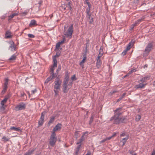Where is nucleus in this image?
Segmentation results:
<instances>
[{"instance_id":"603ef678","label":"nucleus","mask_w":155,"mask_h":155,"mask_svg":"<svg viewBox=\"0 0 155 155\" xmlns=\"http://www.w3.org/2000/svg\"><path fill=\"white\" fill-rule=\"evenodd\" d=\"M106 141V138L103 140H102L100 142V143H103L105 141Z\"/></svg>"},{"instance_id":"052dcab7","label":"nucleus","mask_w":155,"mask_h":155,"mask_svg":"<svg viewBox=\"0 0 155 155\" xmlns=\"http://www.w3.org/2000/svg\"><path fill=\"white\" fill-rule=\"evenodd\" d=\"M22 14H23V15H25L27 14V13L26 12H22Z\"/></svg>"},{"instance_id":"13d9d810","label":"nucleus","mask_w":155,"mask_h":155,"mask_svg":"<svg viewBox=\"0 0 155 155\" xmlns=\"http://www.w3.org/2000/svg\"><path fill=\"white\" fill-rule=\"evenodd\" d=\"M61 69V66H59L58 67V69L57 70V71H58L59 70H60Z\"/></svg>"},{"instance_id":"9d476101","label":"nucleus","mask_w":155,"mask_h":155,"mask_svg":"<svg viewBox=\"0 0 155 155\" xmlns=\"http://www.w3.org/2000/svg\"><path fill=\"white\" fill-rule=\"evenodd\" d=\"M61 125L60 124H58L54 128L52 133H55V132L58 130H60L61 128Z\"/></svg>"},{"instance_id":"7ed1b4c3","label":"nucleus","mask_w":155,"mask_h":155,"mask_svg":"<svg viewBox=\"0 0 155 155\" xmlns=\"http://www.w3.org/2000/svg\"><path fill=\"white\" fill-rule=\"evenodd\" d=\"M153 47V45L152 42H150L148 44L145 50V52L143 54V56L144 57L146 58L147 56L149 53L152 48Z\"/></svg>"},{"instance_id":"6ab92c4d","label":"nucleus","mask_w":155,"mask_h":155,"mask_svg":"<svg viewBox=\"0 0 155 155\" xmlns=\"http://www.w3.org/2000/svg\"><path fill=\"white\" fill-rule=\"evenodd\" d=\"M53 60L54 62L53 67H56L57 66V61L56 60V58L54 57L53 58Z\"/></svg>"},{"instance_id":"393cba45","label":"nucleus","mask_w":155,"mask_h":155,"mask_svg":"<svg viewBox=\"0 0 155 155\" xmlns=\"http://www.w3.org/2000/svg\"><path fill=\"white\" fill-rule=\"evenodd\" d=\"M18 15V13H15L12 14V15L9 16V20H11L14 17V16Z\"/></svg>"},{"instance_id":"6e6552de","label":"nucleus","mask_w":155,"mask_h":155,"mask_svg":"<svg viewBox=\"0 0 155 155\" xmlns=\"http://www.w3.org/2000/svg\"><path fill=\"white\" fill-rule=\"evenodd\" d=\"M25 107L26 105L25 104L23 103H21L15 107V110H16L18 111L24 109L25 108Z\"/></svg>"},{"instance_id":"4c0bfd02","label":"nucleus","mask_w":155,"mask_h":155,"mask_svg":"<svg viewBox=\"0 0 155 155\" xmlns=\"http://www.w3.org/2000/svg\"><path fill=\"white\" fill-rule=\"evenodd\" d=\"M75 135L76 138L77 139L79 137V135H78V131H76L75 132Z\"/></svg>"},{"instance_id":"9b49d317","label":"nucleus","mask_w":155,"mask_h":155,"mask_svg":"<svg viewBox=\"0 0 155 155\" xmlns=\"http://www.w3.org/2000/svg\"><path fill=\"white\" fill-rule=\"evenodd\" d=\"M129 138V135H126V137L124 138H122L121 139V140L120 141V142H122L123 143V146L124 145L125 143H126V142L127 140Z\"/></svg>"},{"instance_id":"e2e57ef3","label":"nucleus","mask_w":155,"mask_h":155,"mask_svg":"<svg viewBox=\"0 0 155 155\" xmlns=\"http://www.w3.org/2000/svg\"><path fill=\"white\" fill-rule=\"evenodd\" d=\"M91 153L90 152H88L86 155H91Z\"/></svg>"},{"instance_id":"f257e3e1","label":"nucleus","mask_w":155,"mask_h":155,"mask_svg":"<svg viewBox=\"0 0 155 155\" xmlns=\"http://www.w3.org/2000/svg\"><path fill=\"white\" fill-rule=\"evenodd\" d=\"M73 31V25L71 24L67 30H64V35L67 37L71 38L72 36Z\"/></svg>"},{"instance_id":"864d4df0","label":"nucleus","mask_w":155,"mask_h":155,"mask_svg":"<svg viewBox=\"0 0 155 155\" xmlns=\"http://www.w3.org/2000/svg\"><path fill=\"white\" fill-rule=\"evenodd\" d=\"M25 94L24 92H21V97H23Z\"/></svg>"},{"instance_id":"69168bd1","label":"nucleus","mask_w":155,"mask_h":155,"mask_svg":"<svg viewBox=\"0 0 155 155\" xmlns=\"http://www.w3.org/2000/svg\"><path fill=\"white\" fill-rule=\"evenodd\" d=\"M125 93H124L123 94V95L122 96V97H123V98L124 97L125 95Z\"/></svg>"},{"instance_id":"f03ea898","label":"nucleus","mask_w":155,"mask_h":155,"mask_svg":"<svg viewBox=\"0 0 155 155\" xmlns=\"http://www.w3.org/2000/svg\"><path fill=\"white\" fill-rule=\"evenodd\" d=\"M57 140V137L55 133H52L49 139V143L51 146H54Z\"/></svg>"},{"instance_id":"cd10ccee","label":"nucleus","mask_w":155,"mask_h":155,"mask_svg":"<svg viewBox=\"0 0 155 155\" xmlns=\"http://www.w3.org/2000/svg\"><path fill=\"white\" fill-rule=\"evenodd\" d=\"M90 9L87 8L86 10V12L87 15H88L89 17H90L91 16V14L90 13Z\"/></svg>"},{"instance_id":"f3484780","label":"nucleus","mask_w":155,"mask_h":155,"mask_svg":"<svg viewBox=\"0 0 155 155\" xmlns=\"http://www.w3.org/2000/svg\"><path fill=\"white\" fill-rule=\"evenodd\" d=\"M63 91L64 93H67L68 90V86L67 85H63Z\"/></svg>"},{"instance_id":"f704fd0d","label":"nucleus","mask_w":155,"mask_h":155,"mask_svg":"<svg viewBox=\"0 0 155 155\" xmlns=\"http://www.w3.org/2000/svg\"><path fill=\"white\" fill-rule=\"evenodd\" d=\"M146 81V80L145 79L144 77L142 78L140 81H139V82H141L142 83Z\"/></svg>"},{"instance_id":"c9c22d12","label":"nucleus","mask_w":155,"mask_h":155,"mask_svg":"<svg viewBox=\"0 0 155 155\" xmlns=\"http://www.w3.org/2000/svg\"><path fill=\"white\" fill-rule=\"evenodd\" d=\"M68 79H66L65 81H64L63 85H67V84L68 83Z\"/></svg>"},{"instance_id":"f8f14e48","label":"nucleus","mask_w":155,"mask_h":155,"mask_svg":"<svg viewBox=\"0 0 155 155\" xmlns=\"http://www.w3.org/2000/svg\"><path fill=\"white\" fill-rule=\"evenodd\" d=\"M88 133V132H86L84 133L80 139V141L77 143V144H79L81 143V142L84 140V136H85V134H87Z\"/></svg>"},{"instance_id":"5701e85b","label":"nucleus","mask_w":155,"mask_h":155,"mask_svg":"<svg viewBox=\"0 0 155 155\" xmlns=\"http://www.w3.org/2000/svg\"><path fill=\"white\" fill-rule=\"evenodd\" d=\"M34 151V149H32L31 150H28V151L25 153L24 155H31Z\"/></svg>"},{"instance_id":"4be33fe9","label":"nucleus","mask_w":155,"mask_h":155,"mask_svg":"<svg viewBox=\"0 0 155 155\" xmlns=\"http://www.w3.org/2000/svg\"><path fill=\"white\" fill-rule=\"evenodd\" d=\"M46 113L45 112H43L41 114V118H40V120L42 121H44V116L45 115Z\"/></svg>"},{"instance_id":"a19ab883","label":"nucleus","mask_w":155,"mask_h":155,"mask_svg":"<svg viewBox=\"0 0 155 155\" xmlns=\"http://www.w3.org/2000/svg\"><path fill=\"white\" fill-rule=\"evenodd\" d=\"M60 45L59 42L57 43L56 45V49H58L60 46Z\"/></svg>"},{"instance_id":"2eb2a0df","label":"nucleus","mask_w":155,"mask_h":155,"mask_svg":"<svg viewBox=\"0 0 155 155\" xmlns=\"http://www.w3.org/2000/svg\"><path fill=\"white\" fill-rule=\"evenodd\" d=\"M8 80L7 78H5V83L4 86V90H5L7 87V85L8 84Z\"/></svg>"},{"instance_id":"473e14b6","label":"nucleus","mask_w":155,"mask_h":155,"mask_svg":"<svg viewBox=\"0 0 155 155\" xmlns=\"http://www.w3.org/2000/svg\"><path fill=\"white\" fill-rule=\"evenodd\" d=\"M5 106L4 105H2V106H1L0 107L1 110L2 111H4L5 108Z\"/></svg>"},{"instance_id":"774afa93","label":"nucleus","mask_w":155,"mask_h":155,"mask_svg":"<svg viewBox=\"0 0 155 155\" xmlns=\"http://www.w3.org/2000/svg\"><path fill=\"white\" fill-rule=\"evenodd\" d=\"M68 5L69 6V7H70V2H69L68 4Z\"/></svg>"},{"instance_id":"09e8293b","label":"nucleus","mask_w":155,"mask_h":155,"mask_svg":"<svg viewBox=\"0 0 155 155\" xmlns=\"http://www.w3.org/2000/svg\"><path fill=\"white\" fill-rule=\"evenodd\" d=\"M64 40H65V39H64V38L62 41H61L59 42V43L61 45L64 43Z\"/></svg>"},{"instance_id":"a18cd8bd","label":"nucleus","mask_w":155,"mask_h":155,"mask_svg":"<svg viewBox=\"0 0 155 155\" xmlns=\"http://www.w3.org/2000/svg\"><path fill=\"white\" fill-rule=\"evenodd\" d=\"M135 26H136V25H135V24H133L132 25H131V27H130V30H132V29L134 28V27Z\"/></svg>"},{"instance_id":"4468645a","label":"nucleus","mask_w":155,"mask_h":155,"mask_svg":"<svg viewBox=\"0 0 155 155\" xmlns=\"http://www.w3.org/2000/svg\"><path fill=\"white\" fill-rule=\"evenodd\" d=\"M54 78V76H53L52 75L51 76H50L48 77L45 81V83H47L49 81H51L52 79Z\"/></svg>"},{"instance_id":"39448f33","label":"nucleus","mask_w":155,"mask_h":155,"mask_svg":"<svg viewBox=\"0 0 155 155\" xmlns=\"http://www.w3.org/2000/svg\"><path fill=\"white\" fill-rule=\"evenodd\" d=\"M61 82V81L58 78L56 79L54 82V89L59 90L60 89Z\"/></svg>"},{"instance_id":"5fc2aeb1","label":"nucleus","mask_w":155,"mask_h":155,"mask_svg":"<svg viewBox=\"0 0 155 155\" xmlns=\"http://www.w3.org/2000/svg\"><path fill=\"white\" fill-rule=\"evenodd\" d=\"M112 138V137L111 136V137H107L106 138V140H110V139H111V138Z\"/></svg>"},{"instance_id":"2f4dec72","label":"nucleus","mask_w":155,"mask_h":155,"mask_svg":"<svg viewBox=\"0 0 155 155\" xmlns=\"http://www.w3.org/2000/svg\"><path fill=\"white\" fill-rule=\"evenodd\" d=\"M135 70L134 69L131 70V71H130L128 73L125 75V76H124V77H126L127 76H128L132 72H134L135 71Z\"/></svg>"},{"instance_id":"0e129e2a","label":"nucleus","mask_w":155,"mask_h":155,"mask_svg":"<svg viewBox=\"0 0 155 155\" xmlns=\"http://www.w3.org/2000/svg\"><path fill=\"white\" fill-rule=\"evenodd\" d=\"M116 135V134L115 133H114V134L113 135L111 136L112 137H114V136H115Z\"/></svg>"},{"instance_id":"c85d7f7f","label":"nucleus","mask_w":155,"mask_h":155,"mask_svg":"<svg viewBox=\"0 0 155 155\" xmlns=\"http://www.w3.org/2000/svg\"><path fill=\"white\" fill-rule=\"evenodd\" d=\"M141 118V116L140 115H137L136 116L135 120L137 121H138L140 120Z\"/></svg>"},{"instance_id":"0eeeda50","label":"nucleus","mask_w":155,"mask_h":155,"mask_svg":"<svg viewBox=\"0 0 155 155\" xmlns=\"http://www.w3.org/2000/svg\"><path fill=\"white\" fill-rule=\"evenodd\" d=\"M134 43V41L133 40H132L131 42L129 43L126 49L122 52V54L123 55H124L126 54L127 51H129L131 47L133 46Z\"/></svg>"},{"instance_id":"aec40b11","label":"nucleus","mask_w":155,"mask_h":155,"mask_svg":"<svg viewBox=\"0 0 155 155\" xmlns=\"http://www.w3.org/2000/svg\"><path fill=\"white\" fill-rule=\"evenodd\" d=\"M10 129L11 130H13L14 131H20V130L19 128L16 127H10Z\"/></svg>"},{"instance_id":"8fccbe9b","label":"nucleus","mask_w":155,"mask_h":155,"mask_svg":"<svg viewBox=\"0 0 155 155\" xmlns=\"http://www.w3.org/2000/svg\"><path fill=\"white\" fill-rule=\"evenodd\" d=\"M144 78H145V79L146 80V81L147 80H148L149 79L150 77L147 76L144 77Z\"/></svg>"},{"instance_id":"79ce46f5","label":"nucleus","mask_w":155,"mask_h":155,"mask_svg":"<svg viewBox=\"0 0 155 155\" xmlns=\"http://www.w3.org/2000/svg\"><path fill=\"white\" fill-rule=\"evenodd\" d=\"M93 120V117L92 116L91 118H90V120L89 121V124H91V123L92 122Z\"/></svg>"},{"instance_id":"37998d69","label":"nucleus","mask_w":155,"mask_h":155,"mask_svg":"<svg viewBox=\"0 0 155 155\" xmlns=\"http://www.w3.org/2000/svg\"><path fill=\"white\" fill-rule=\"evenodd\" d=\"M79 150L78 149H76L75 150V152H74V153L75 154L77 155L79 151Z\"/></svg>"},{"instance_id":"7c9ffc66","label":"nucleus","mask_w":155,"mask_h":155,"mask_svg":"<svg viewBox=\"0 0 155 155\" xmlns=\"http://www.w3.org/2000/svg\"><path fill=\"white\" fill-rule=\"evenodd\" d=\"M2 139L3 140V141L5 142L8 141L9 140V139L6 138V137H3L2 138Z\"/></svg>"},{"instance_id":"72a5a7b5","label":"nucleus","mask_w":155,"mask_h":155,"mask_svg":"<svg viewBox=\"0 0 155 155\" xmlns=\"http://www.w3.org/2000/svg\"><path fill=\"white\" fill-rule=\"evenodd\" d=\"M119 120H120L122 121V122H121V123H124V121L126 120V119L125 117H123L121 118H120Z\"/></svg>"},{"instance_id":"49530a36","label":"nucleus","mask_w":155,"mask_h":155,"mask_svg":"<svg viewBox=\"0 0 155 155\" xmlns=\"http://www.w3.org/2000/svg\"><path fill=\"white\" fill-rule=\"evenodd\" d=\"M78 145H79L77 146V147L76 148V149H78V150H79L81 148V143L79 144Z\"/></svg>"},{"instance_id":"680f3d73","label":"nucleus","mask_w":155,"mask_h":155,"mask_svg":"<svg viewBox=\"0 0 155 155\" xmlns=\"http://www.w3.org/2000/svg\"><path fill=\"white\" fill-rule=\"evenodd\" d=\"M103 49H102V48H101L100 50L99 53L100 52H101V53H103Z\"/></svg>"},{"instance_id":"1a4fd4ad","label":"nucleus","mask_w":155,"mask_h":155,"mask_svg":"<svg viewBox=\"0 0 155 155\" xmlns=\"http://www.w3.org/2000/svg\"><path fill=\"white\" fill-rule=\"evenodd\" d=\"M10 45L9 48L12 51H14L16 50V46H15L14 42L13 41H10L9 42Z\"/></svg>"},{"instance_id":"58836bf2","label":"nucleus","mask_w":155,"mask_h":155,"mask_svg":"<svg viewBox=\"0 0 155 155\" xmlns=\"http://www.w3.org/2000/svg\"><path fill=\"white\" fill-rule=\"evenodd\" d=\"M28 36L30 38H34L35 37L34 35L31 34H28Z\"/></svg>"},{"instance_id":"b1692460","label":"nucleus","mask_w":155,"mask_h":155,"mask_svg":"<svg viewBox=\"0 0 155 155\" xmlns=\"http://www.w3.org/2000/svg\"><path fill=\"white\" fill-rule=\"evenodd\" d=\"M143 19L144 18H143L138 20L137 21L135 22L134 24H135L136 26L137 25L139 24L141 21H142Z\"/></svg>"},{"instance_id":"338daca9","label":"nucleus","mask_w":155,"mask_h":155,"mask_svg":"<svg viewBox=\"0 0 155 155\" xmlns=\"http://www.w3.org/2000/svg\"><path fill=\"white\" fill-rule=\"evenodd\" d=\"M152 154H153V155H155V151H153V153H152Z\"/></svg>"},{"instance_id":"20e7f679","label":"nucleus","mask_w":155,"mask_h":155,"mask_svg":"<svg viewBox=\"0 0 155 155\" xmlns=\"http://www.w3.org/2000/svg\"><path fill=\"white\" fill-rule=\"evenodd\" d=\"M121 108L115 110L116 115L113 117V119L114 120V123L115 124H119L121 122H122V121L120 120H119L120 118L118 117V116L121 114V113H117L118 111Z\"/></svg>"},{"instance_id":"423d86ee","label":"nucleus","mask_w":155,"mask_h":155,"mask_svg":"<svg viewBox=\"0 0 155 155\" xmlns=\"http://www.w3.org/2000/svg\"><path fill=\"white\" fill-rule=\"evenodd\" d=\"M102 55L103 53H101V52H100L97 58L96 67L98 68L100 67L102 64V62L100 58Z\"/></svg>"},{"instance_id":"412c9836","label":"nucleus","mask_w":155,"mask_h":155,"mask_svg":"<svg viewBox=\"0 0 155 155\" xmlns=\"http://www.w3.org/2000/svg\"><path fill=\"white\" fill-rule=\"evenodd\" d=\"M11 37L10 32L9 31H7L5 34V38H9Z\"/></svg>"},{"instance_id":"dca6fc26","label":"nucleus","mask_w":155,"mask_h":155,"mask_svg":"<svg viewBox=\"0 0 155 155\" xmlns=\"http://www.w3.org/2000/svg\"><path fill=\"white\" fill-rule=\"evenodd\" d=\"M9 97L8 96H6V97L4 99L2 100L1 102V105H4V104L7 101L8 99V98Z\"/></svg>"},{"instance_id":"c756f323","label":"nucleus","mask_w":155,"mask_h":155,"mask_svg":"<svg viewBox=\"0 0 155 155\" xmlns=\"http://www.w3.org/2000/svg\"><path fill=\"white\" fill-rule=\"evenodd\" d=\"M16 56L15 54H13L11 57L9 58L10 60H13L15 59Z\"/></svg>"},{"instance_id":"de8ad7c7","label":"nucleus","mask_w":155,"mask_h":155,"mask_svg":"<svg viewBox=\"0 0 155 155\" xmlns=\"http://www.w3.org/2000/svg\"><path fill=\"white\" fill-rule=\"evenodd\" d=\"M126 134L125 133H123L122 134H120V137H124V136L126 137Z\"/></svg>"},{"instance_id":"6e6d98bb","label":"nucleus","mask_w":155,"mask_h":155,"mask_svg":"<svg viewBox=\"0 0 155 155\" xmlns=\"http://www.w3.org/2000/svg\"><path fill=\"white\" fill-rule=\"evenodd\" d=\"M123 98V97H120L119 99H118L117 101L118 102H119V101H120V100H121Z\"/></svg>"},{"instance_id":"ea45409f","label":"nucleus","mask_w":155,"mask_h":155,"mask_svg":"<svg viewBox=\"0 0 155 155\" xmlns=\"http://www.w3.org/2000/svg\"><path fill=\"white\" fill-rule=\"evenodd\" d=\"M44 121H42L41 120L38 121V124L39 125H42Z\"/></svg>"},{"instance_id":"bb28decb","label":"nucleus","mask_w":155,"mask_h":155,"mask_svg":"<svg viewBox=\"0 0 155 155\" xmlns=\"http://www.w3.org/2000/svg\"><path fill=\"white\" fill-rule=\"evenodd\" d=\"M54 67L52 66L50 68V71L51 72L52 75L54 76Z\"/></svg>"},{"instance_id":"bf43d9fd","label":"nucleus","mask_w":155,"mask_h":155,"mask_svg":"<svg viewBox=\"0 0 155 155\" xmlns=\"http://www.w3.org/2000/svg\"><path fill=\"white\" fill-rule=\"evenodd\" d=\"M87 5L88 6V8L90 9L91 7V4L90 3H89V4H87Z\"/></svg>"},{"instance_id":"ddd939ff","label":"nucleus","mask_w":155,"mask_h":155,"mask_svg":"<svg viewBox=\"0 0 155 155\" xmlns=\"http://www.w3.org/2000/svg\"><path fill=\"white\" fill-rule=\"evenodd\" d=\"M146 84H143L142 83H140L138 84L137 85L135 86V87L136 89H138V88H144Z\"/></svg>"},{"instance_id":"c03bdc74","label":"nucleus","mask_w":155,"mask_h":155,"mask_svg":"<svg viewBox=\"0 0 155 155\" xmlns=\"http://www.w3.org/2000/svg\"><path fill=\"white\" fill-rule=\"evenodd\" d=\"M54 119V117H52L51 118L49 122V123H51L53 122Z\"/></svg>"},{"instance_id":"a878e982","label":"nucleus","mask_w":155,"mask_h":155,"mask_svg":"<svg viewBox=\"0 0 155 155\" xmlns=\"http://www.w3.org/2000/svg\"><path fill=\"white\" fill-rule=\"evenodd\" d=\"M85 59H86V57H84V58H83L82 60L80 63V65H81V66H82V67L83 66V64L84 63V62L85 61Z\"/></svg>"},{"instance_id":"3c124183","label":"nucleus","mask_w":155,"mask_h":155,"mask_svg":"<svg viewBox=\"0 0 155 155\" xmlns=\"http://www.w3.org/2000/svg\"><path fill=\"white\" fill-rule=\"evenodd\" d=\"M37 91V90L36 89H35L34 90H33L31 91V92H32L33 94H34L35 92H36Z\"/></svg>"},{"instance_id":"a211bd4d","label":"nucleus","mask_w":155,"mask_h":155,"mask_svg":"<svg viewBox=\"0 0 155 155\" xmlns=\"http://www.w3.org/2000/svg\"><path fill=\"white\" fill-rule=\"evenodd\" d=\"M35 25H37L36 21L35 20H32L31 21L29 25L30 26H31Z\"/></svg>"},{"instance_id":"e433bc0d","label":"nucleus","mask_w":155,"mask_h":155,"mask_svg":"<svg viewBox=\"0 0 155 155\" xmlns=\"http://www.w3.org/2000/svg\"><path fill=\"white\" fill-rule=\"evenodd\" d=\"M54 92L55 93V96H56L58 94V92L59 90H54Z\"/></svg>"},{"instance_id":"4d7b16f0","label":"nucleus","mask_w":155,"mask_h":155,"mask_svg":"<svg viewBox=\"0 0 155 155\" xmlns=\"http://www.w3.org/2000/svg\"><path fill=\"white\" fill-rule=\"evenodd\" d=\"M85 2L86 3L87 5L89 4V3H90L88 1V0H85Z\"/></svg>"}]
</instances>
